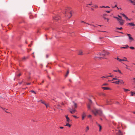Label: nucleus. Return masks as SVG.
I'll use <instances>...</instances> for the list:
<instances>
[{"label": "nucleus", "mask_w": 135, "mask_h": 135, "mask_svg": "<svg viewBox=\"0 0 135 135\" xmlns=\"http://www.w3.org/2000/svg\"><path fill=\"white\" fill-rule=\"evenodd\" d=\"M128 47V46L127 45H126V47H123L122 48H124V49H126V48H127Z\"/></svg>", "instance_id": "obj_32"}, {"label": "nucleus", "mask_w": 135, "mask_h": 135, "mask_svg": "<svg viewBox=\"0 0 135 135\" xmlns=\"http://www.w3.org/2000/svg\"><path fill=\"white\" fill-rule=\"evenodd\" d=\"M91 7H93V6H91ZM95 7V8H98V6L97 5H95V6H94V7Z\"/></svg>", "instance_id": "obj_39"}, {"label": "nucleus", "mask_w": 135, "mask_h": 135, "mask_svg": "<svg viewBox=\"0 0 135 135\" xmlns=\"http://www.w3.org/2000/svg\"><path fill=\"white\" fill-rule=\"evenodd\" d=\"M102 88L104 90H109L110 89L109 88L107 87H102Z\"/></svg>", "instance_id": "obj_14"}, {"label": "nucleus", "mask_w": 135, "mask_h": 135, "mask_svg": "<svg viewBox=\"0 0 135 135\" xmlns=\"http://www.w3.org/2000/svg\"><path fill=\"white\" fill-rule=\"evenodd\" d=\"M124 58L125 59H122V60H124V61H127V58L126 57H124Z\"/></svg>", "instance_id": "obj_26"}, {"label": "nucleus", "mask_w": 135, "mask_h": 135, "mask_svg": "<svg viewBox=\"0 0 135 135\" xmlns=\"http://www.w3.org/2000/svg\"><path fill=\"white\" fill-rule=\"evenodd\" d=\"M60 18V17L58 16H56L53 17V20L55 22H56Z\"/></svg>", "instance_id": "obj_5"}, {"label": "nucleus", "mask_w": 135, "mask_h": 135, "mask_svg": "<svg viewBox=\"0 0 135 135\" xmlns=\"http://www.w3.org/2000/svg\"><path fill=\"white\" fill-rule=\"evenodd\" d=\"M65 16L68 18H70L72 16L71 10L70 8H68L66 9L65 13Z\"/></svg>", "instance_id": "obj_2"}, {"label": "nucleus", "mask_w": 135, "mask_h": 135, "mask_svg": "<svg viewBox=\"0 0 135 135\" xmlns=\"http://www.w3.org/2000/svg\"><path fill=\"white\" fill-rule=\"evenodd\" d=\"M1 108L3 110H4L5 109V108H3L2 107H1Z\"/></svg>", "instance_id": "obj_55"}, {"label": "nucleus", "mask_w": 135, "mask_h": 135, "mask_svg": "<svg viewBox=\"0 0 135 135\" xmlns=\"http://www.w3.org/2000/svg\"><path fill=\"white\" fill-rule=\"evenodd\" d=\"M129 48L130 49H134V47H129Z\"/></svg>", "instance_id": "obj_35"}, {"label": "nucleus", "mask_w": 135, "mask_h": 135, "mask_svg": "<svg viewBox=\"0 0 135 135\" xmlns=\"http://www.w3.org/2000/svg\"><path fill=\"white\" fill-rule=\"evenodd\" d=\"M82 119L83 120H84V118L85 117L84 116H83L82 115Z\"/></svg>", "instance_id": "obj_41"}, {"label": "nucleus", "mask_w": 135, "mask_h": 135, "mask_svg": "<svg viewBox=\"0 0 135 135\" xmlns=\"http://www.w3.org/2000/svg\"><path fill=\"white\" fill-rule=\"evenodd\" d=\"M76 111V110L75 109H72L71 111H70V112L71 114H74Z\"/></svg>", "instance_id": "obj_16"}, {"label": "nucleus", "mask_w": 135, "mask_h": 135, "mask_svg": "<svg viewBox=\"0 0 135 135\" xmlns=\"http://www.w3.org/2000/svg\"><path fill=\"white\" fill-rule=\"evenodd\" d=\"M44 80H43V81H42V83H44Z\"/></svg>", "instance_id": "obj_62"}, {"label": "nucleus", "mask_w": 135, "mask_h": 135, "mask_svg": "<svg viewBox=\"0 0 135 135\" xmlns=\"http://www.w3.org/2000/svg\"><path fill=\"white\" fill-rule=\"evenodd\" d=\"M88 117L90 118L91 117V115H89L88 116Z\"/></svg>", "instance_id": "obj_43"}, {"label": "nucleus", "mask_w": 135, "mask_h": 135, "mask_svg": "<svg viewBox=\"0 0 135 135\" xmlns=\"http://www.w3.org/2000/svg\"><path fill=\"white\" fill-rule=\"evenodd\" d=\"M89 25H91V26H94V27H97V26H95V25H93L90 24Z\"/></svg>", "instance_id": "obj_36"}, {"label": "nucleus", "mask_w": 135, "mask_h": 135, "mask_svg": "<svg viewBox=\"0 0 135 135\" xmlns=\"http://www.w3.org/2000/svg\"><path fill=\"white\" fill-rule=\"evenodd\" d=\"M118 16L119 17V19H122V18L120 16H119V15H118Z\"/></svg>", "instance_id": "obj_49"}, {"label": "nucleus", "mask_w": 135, "mask_h": 135, "mask_svg": "<svg viewBox=\"0 0 135 135\" xmlns=\"http://www.w3.org/2000/svg\"><path fill=\"white\" fill-rule=\"evenodd\" d=\"M131 96H133L134 94H135V93L132 91L131 92Z\"/></svg>", "instance_id": "obj_19"}, {"label": "nucleus", "mask_w": 135, "mask_h": 135, "mask_svg": "<svg viewBox=\"0 0 135 135\" xmlns=\"http://www.w3.org/2000/svg\"><path fill=\"white\" fill-rule=\"evenodd\" d=\"M100 8H106L105 6H100Z\"/></svg>", "instance_id": "obj_54"}, {"label": "nucleus", "mask_w": 135, "mask_h": 135, "mask_svg": "<svg viewBox=\"0 0 135 135\" xmlns=\"http://www.w3.org/2000/svg\"><path fill=\"white\" fill-rule=\"evenodd\" d=\"M125 18L127 20L128 19V17L126 16Z\"/></svg>", "instance_id": "obj_53"}, {"label": "nucleus", "mask_w": 135, "mask_h": 135, "mask_svg": "<svg viewBox=\"0 0 135 135\" xmlns=\"http://www.w3.org/2000/svg\"><path fill=\"white\" fill-rule=\"evenodd\" d=\"M128 25H129L130 26H135V25L133 23H128Z\"/></svg>", "instance_id": "obj_12"}, {"label": "nucleus", "mask_w": 135, "mask_h": 135, "mask_svg": "<svg viewBox=\"0 0 135 135\" xmlns=\"http://www.w3.org/2000/svg\"><path fill=\"white\" fill-rule=\"evenodd\" d=\"M82 115L83 116H84L85 117L86 116V115L85 113L84 112H83Z\"/></svg>", "instance_id": "obj_28"}, {"label": "nucleus", "mask_w": 135, "mask_h": 135, "mask_svg": "<svg viewBox=\"0 0 135 135\" xmlns=\"http://www.w3.org/2000/svg\"><path fill=\"white\" fill-rule=\"evenodd\" d=\"M66 118V121L68 123H69L71 121V120L69 117L68 116V115L65 116Z\"/></svg>", "instance_id": "obj_9"}, {"label": "nucleus", "mask_w": 135, "mask_h": 135, "mask_svg": "<svg viewBox=\"0 0 135 135\" xmlns=\"http://www.w3.org/2000/svg\"><path fill=\"white\" fill-rule=\"evenodd\" d=\"M89 102L87 105V107L88 109H90V106L91 105L92 102L91 100H89Z\"/></svg>", "instance_id": "obj_6"}, {"label": "nucleus", "mask_w": 135, "mask_h": 135, "mask_svg": "<svg viewBox=\"0 0 135 135\" xmlns=\"http://www.w3.org/2000/svg\"><path fill=\"white\" fill-rule=\"evenodd\" d=\"M127 35L128 36L129 40L131 41L133 40V38L131 37V35L130 34L127 33Z\"/></svg>", "instance_id": "obj_7"}, {"label": "nucleus", "mask_w": 135, "mask_h": 135, "mask_svg": "<svg viewBox=\"0 0 135 135\" xmlns=\"http://www.w3.org/2000/svg\"><path fill=\"white\" fill-rule=\"evenodd\" d=\"M40 101L41 102V103H42L44 104L47 108L48 107H49V105L48 104H46L45 101H43L42 100H40Z\"/></svg>", "instance_id": "obj_8"}, {"label": "nucleus", "mask_w": 135, "mask_h": 135, "mask_svg": "<svg viewBox=\"0 0 135 135\" xmlns=\"http://www.w3.org/2000/svg\"><path fill=\"white\" fill-rule=\"evenodd\" d=\"M69 71L68 70L67 71L66 74L65 75V77H67L69 74Z\"/></svg>", "instance_id": "obj_25"}, {"label": "nucleus", "mask_w": 135, "mask_h": 135, "mask_svg": "<svg viewBox=\"0 0 135 135\" xmlns=\"http://www.w3.org/2000/svg\"><path fill=\"white\" fill-rule=\"evenodd\" d=\"M73 117L74 118H77L78 117H77V116L75 115H74L73 116Z\"/></svg>", "instance_id": "obj_38"}, {"label": "nucleus", "mask_w": 135, "mask_h": 135, "mask_svg": "<svg viewBox=\"0 0 135 135\" xmlns=\"http://www.w3.org/2000/svg\"><path fill=\"white\" fill-rule=\"evenodd\" d=\"M89 127L88 126L86 127L85 129V132H88V131L89 130Z\"/></svg>", "instance_id": "obj_18"}, {"label": "nucleus", "mask_w": 135, "mask_h": 135, "mask_svg": "<svg viewBox=\"0 0 135 135\" xmlns=\"http://www.w3.org/2000/svg\"><path fill=\"white\" fill-rule=\"evenodd\" d=\"M46 57H47H47H48V55H46Z\"/></svg>", "instance_id": "obj_64"}, {"label": "nucleus", "mask_w": 135, "mask_h": 135, "mask_svg": "<svg viewBox=\"0 0 135 135\" xmlns=\"http://www.w3.org/2000/svg\"><path fill=\"white\" fill-rule=\"evenodd\" d=\"M107 77L106 76H102L101 78H106Z\"/></svg>", "instance_id": "obj_52"}, {"label": "nucleus", "mask_w": 135, "mask_h": 135, "mask_svg": "<svg viewBox=\"0 0 135 135\" xmlns=\"http://www.w3.org/2000/svg\"><path fill=\"white\" fill-rule=\"evenodd\" d=\"M116 29H118V30H121L122 29V27H120V28H119V27H117L116 28Z\"/></svg>", "instance_id": "obj_33"}, {"label": "nucleus", "mask_w": 135, "mask_h": 135, "mask_svg": "<svg viewBox=\"0 0 135 135\" xmlns=\"http://www.w3.org/2000/svg\"><path fill=\"white\" fill-rule=\"evenodd\" d=\"M107 85V83H104L103 84V85Z\"/></svg>", "instance_id": "obj_51"}, {"label": "nucleus", "mask_w": 135, "mask_h": 135, "mask_svg": "<svg viewBox=\"0 0 135 135\" xmlns=\"http://www.w3.org/2000/svg\"><path fill=\"white\" fill-rule=\"evenodd\" d=\"M117 7V5H115L112 8H115V7Z\"/></svg>", "instance_id": "obj_47"}, {"label": "nucleus", "mask_w": 135, "mask_h": 135, "mask_svg": "<svg viewBox=\"0 0 135 135\" xmlns=\"http://www.w3.org/2000/svg\"><path fill=\"white\" fill-rule=\"evenodd\" d=\"M106 19L107 20V21L108 22L109 20V19L108 18H107Z\"/></svg>", "instance_id": "obj_60"}, {"label": "nucleus", "mask_w": 135, "mask_h": 135, "mask_svg": "<svg viewBox=\"0 0 135 135\" xmlns=\"http://www.w3.org/2000/svg\"><path fill=\"white\" fill-rule=\"evenodd\" d=\"M116 81H113L112 83H115L117 84H119V80H116Z\"/></svg>", "instance_id": "obj_13"}, {"label": "nucleus", "mask_w": 135, "mask_h": 135, "mask_svg": "<svg viewBox=\"0 0 135 135\" xmlns=\"http://www.w3.org/2000/svg\"><path fill=\"white\" fill-rule=\"evenodd\" d=\"M113 75H110L108 76H106L107 77L108 76V77H112L113 76Z\"/></svg>", "instance_id": "obj_42"}, {"label": "nucleus", "mask_w": 135, "mask_h": 135, "mask_svg": "<svg viewBox=\"0 0 135 135\" xmlns=\"http://www.w3.org/2000/svg\"><path fill=\"white\" fill-rule=\"evenodd\" d=\"M65 126L69 127H70L71 125L69 123H67L66 124Z\"/></svg>", "instance_id": "obj_20"}, {"label": "nucleus", "mask_w": 135, "mask_h": 135, "mask_svg": "<svg viewBox=\"0 0 135 135\" xmlns=\"http://www.w3.org/2000/svg\"><path fill=\"white\" fill-rule=\"evenodd\" d=\"M132 3L133 5H135V2H134L133 1V2Z\"/></svg>", "instance_id": "obj_45"}, {"label": "nucleus", "mask_w": 135, "mask_h": 135, "mask_svg": "<svg viewBox=\"0 0 135 135\" xmlns=\"http://www.w3.org/2000/svg\"><path fill=\"white\" fill-rule=\"evenodd\" d=\"M81 22H82V23H86L88 25H90V24H89V23H86L84 21H81Z\"/></svg>", "instance_id": "obj_34"}, {"label": "nucleus", "mask_w": 135, "mask_h": 135, "mask_svg": "<svg viewBox=\"0 0 135 135\" xmlns=\"http://www.w3.org/2000/svg\"><path fill=\"white\" fill-rule=\"evenodd\" d=\"M74 103V106L75 107V108H76L77 107V104L75 103H74V102H73Z\"/></svg>", "instance_id": "obj_24"}, {"label": "nucleus", "mask_w": 135, "mask_h": 135, "mask_svg": "<svg viewBox=\"0 0 135 135\" xmlns=\"http://www.w3.org/2000/svg\"><path fill=\"white\" fill-rule=\"evenodd\" d=\"M130 2H131V3L133 2V1L131 0H128Z\"/></svg>", "instance_id": "obj_48"}, {"label": "nucleus", "mask_w": 135, "mask_h": 135, "mask_svg": "<svg viewBox=\"0 0 135 135\" xmlns=\"http://www.w3.org/2000/svg\"><path fill=\"white\" fill-rule=\"evenodd\" d=\"M92 2H91V3H90V4H88L87 5H91V4H92ZM87 7H88V6H87Z\"/></svg>", "instance_id": "obj_44"}, {"label": "nucleus", "mask_w": 135, "mask_h": 135, "mask_svg": "<svg viewBox=\"0 0 135 135\" xmlns=\"http://www.w3.org/2000/svg\"><path fill=\"white\" fill-rule=\"evenodd\" d=\"M126 66V68L128 70H130V69L128 68V66L127 65H125Z\"/></svg>", "instance_id": "obj_37"}, {"label": "nucleus", "mask_w": 135, "mask_h": 135, "mask_svg": "<svg viewBox=\"0 0 135 135\" xmlns=\"http://www.w3.org/2000/svg\"><path fill=\"white\" fill-rule=\"evenodd\" d=\"M31 84V83H28L27 84V85H30Z\"/></svg>", "instance_id": "obj_58"}, {"label": "nucleus", "mask_w": 135, "mask_h": 135, "mask_svg": "<svg viewBox=\"0 0 135 135\" xmlns=\"http://www.w3.org/2000/svg\"><path fill=\"white\" fill-rule=\"evenodd\" d=\"M78 55H82V51H80L78 54Z\"/></svg>", "instance_id": "obj_23"}, {"label": "nucleus", "mask_w": 135, "mask_h": 135, "mask_svg": "<svg viewBox=\"0 0 135 135\" xmlns=\"http://www.w3.org/2000/svg\"><path fill=\"white\" fill-rule=\"evenodd\" d=\"M28 57V56H27L26 57H24L22 58V61H25L26 59H27Z\"/></svg>", "instance_id": "obj_10"}, {"label": "nucleus", "mask_w": 135, "mask_h": 135, "mask_svg": "<svg viewBox=\"0 0 135 135\" xmlns=\"http://www.w3.org/2000/svg\"><path fill=\"white\" fill-rule=\"evenodd\" d=\"M123 89H124V91L126 93H127L128 91H130L129 90L127 89H125L124 88Z\"/></svg>", "instance_id": "obj_15"}, {"label": "nucleus", "mask_w": 135, "mask_h": 135, "mask_svg": "<svg viewBox=\"0 0 135 135\" xmlns=\"http://www.w3.org/2000/svg\"><path fill=\"white\" fill-rule=\"evenodd\" d=\"M113 71H114V72H117L118 71V70H113Z\"/></svg>", "instance_id": "obj_56"}, {"label": "nucleus", "mask_w": 135, "mask_h": 135, "mask_svg": "<svg viewBox=\"0 0 135 135\" xmlns=\"http://www.w3.org/2000/svg\"><path fill=\"white\" fill-rule=\"evenodd\" d=\"M119 80L117 78H114L113 79L111 80V81H113L114 80Z\"/></svg>", "instance_id": "obj_22"}, {"label": "nucleus", "mask_w": 135, "mask_h": 135, "mask_svg": "<svg viewBox=\"0 0 135 135\" xmlns=\"http://www.w3.org/2000/svg\"><path fill=\"white\" fill-rule=\"evenodd\" d=\"M127 20H129V21H130L131 20V19L128 18V19Z\"/></svg>", "instance_id": "obj_63"}, {"label": "nucleus", "mask_w": 135, "mask_h": 135, "mask_svg": "<svg viewBox=\"0 0 135 135\" xmlns=\"http://www.w3.org/2000/svg\"><path fill=\"white\" fill-rule=\"evenodd\" d=\"M105 11L106 12L108 13H109L110 12V11Z\"/></svg>", "instance_id": "obj_46"}, {"label": "nucleus", "mask_w": 135, "mask_h": 135, "mask_svg": "<svg viewBox=\"0 0 135 135\" xmlns=\"http://www.w3.org/2000/svg\"><path fill=\"white\" fill-rule=\"evenodd\" d=\"M133 79L134 80V82H135V78H133Z\"/></svg>", "instance_id": "obj_59"}, {"label": "nucleus", "mask_w": 135, "mask_h": 135, "mask_svg": "<svg viewBox=\"0 0 135 135\" xmlns=\"http://www.w3.org/2000/svg\"><path fill=\"white\" fill-rule=\"evenodd\" d=\"M114 17L117 19L120 25H123L124 23V21L122 19H119V18L116 17Z\"/></svg>", "instance_id": "obj_4"}, {"label": "nucleus", "mask_w": 135, "mask_h": 135, "mask_svg": "<svg viewBox=\"0 0 135 135\" xmlns=\"http://www.w3.org/2000/svg\"><path fill=\"white\" fill-rule=\"evenodd\" d=\"M117 60L119 62H120L122 61H124L123 60H122V59H120L119 58H118V57H117Z\"/></svg>", "instance_id": "obj_21"}, {"label": "nucleus", "mask_w": 135, "mask_h": 135, "mask_svg": "<svg viewBox=\"0 0 135 135\" xmlns=\"http://www.w3.org/2000/svg\"><path fill=\"white\" fill-rule=\"evenodd\" d=\"M22 81H21V82H19V84H20V85H21V84H22Z\"/></svg>", "instance_id": "obj_50"}, {"label": "nucleus", "mask_w": 135, "mask_h": 135, "mask_svg": "<svg viewBox=\"0 0 135 135\" xmlns=\"http://www.w3.org/2000/svg\"><path fill=\"white\" fill-rule=\"evenodd\" d=\"M95 59H98V58H99L100 59H102V57H94Z\"/></svg>", "instance_id": "obj_27"}, {"label": "nucleus", "mask_w": 135, "mask_h": 135, "mask_svg": "<svg viewBox=\"0 0 135 135\" xmlns=\"http://www.w3.org/2000/svg\"><path fill=\"white\" fill-rule=\"evenodd\" d=\"M118 72L120 74H122V73L120 71L119 69L118 70Z\"/></svg>", "instance_id": "obj_40"}, {"label": "nucleus", "mask_w": 135, "mask_h": 135, "mask_svg": "<svg viewBox=\"0 0 135 135\" xmlns=\"http://www.w3.org/2000/svg\"><path fill=\"white\" fill-rule=\"evenodd\" d=\"M119 84L120 83L121 84H123L124 83V82L123 80H119Z\"/></svg>", "instance_id": "obj_11"}, {"label": "nucleus", "mask_w": 135, "mask_h": 135, "mask_svg": "<svg viewBox=\"0 0 135 135\" xmlns=\"http://www.w3.org/2000/svg\"><path fill=\"white\" fill-rule=\"evenodd\" d=\"M109 53L106 51L105 50H103L102 53H99V54L100 55H103V56H105L106 55H109Z\"/></svg>", "instance_id": "obj_3"}, {"label": "nucleus", "mask_w": 135, "mask_h": 135, "mask_svg": "<svg viewBox=\"0 0 135 135\" xmlns=\"http://www.w3.org/2000/svg\"><path fill=\"white\" fill-rule=\"evenodd\" d=\"M21 75V74L20 73L16 75V76L17 77H19Z\"/></svg>", "instance_id": "obj_29"}, {"label": "nucleus", "mask_w": 135, "mask_h": 135, "mask_svg": "<svg viewBox=\"0 0 135 135\" xmlns=\"http://www.w3.org/2000/svg\"><path fill=\"white\" fill-rule=\"evenodd\" d=\"M98 125L99 126V132H100L102 128V126L100 124H98Z\"/></svg>", "instance_id": "obj_17"}, {"label": "nucleus", "mask_w": 135, "mask_h": 135, "mask_svg": "<svg viewBox=\"0 0 135 135\" xmlns=\"http://www.w3.org/2000/svg\"><path fill=\"white\" fill-rule=\"evenodd\" d=\"M120 14L121 15H122L124 17H125L126 16L123 13H121Z\"/></svg>", "instance_id": "obj_31"}, {"label": "nucleus", "mask_w": 135, "mask_h": 135, "mask_svg": "<svg viewBox=\"0 0 135 135\" xmlns=\"http://www.w3.org/2000/svg\"><path fill=\"white\" fill-rule=\"evenodd\" d=\"M92 112L95 116L97 114H98L100 116L102 115V112L101 110H98L94 109L92 110Z\"/></svg>", "instance_id": "obj_1"}, {"label": "nucleus", "mask_w": 135, "mask_h": 135, "mask_svg": "<svg viewBox=\"0 0 135 135\" xmlns=\"http://www.w3.org/2000/svg\"><path fill=\"white\" fill-rule=\"evenodd\" d=\"M106 8H109L110 7H109V6H106Z\"/></svg>", "instance_id": "obj_61"}, {"label": "nucleus", "mask_w": 135, "mask_h": 135, "mask_svg": "<svg viewBox=\"0 0 135 135\" xmlns=\"http://www.w3.org/2000/svg\"><path fill=\"white\" fill-rule=\"evenodd\" d=\"M60 128L61 129H63L64 127H60Z\"/></svg>", "instance_id": "obj_57"}, {"label": "nucleus", "mask_w": 135, "mask_h": 135, "mask_svg": "<svg viewBox=\"0 0 135 135\" xmlns=\"http://www.w3.org/2000/svg\"><path fill=\"white\" fill-rule=\"evenodd\" d=\"M30 91L32 93H34L35 94H36V92L35 91H34L33 90H32L31 91Z\"/></svg>", "instance_id": "obj_30"}]
</instances>
